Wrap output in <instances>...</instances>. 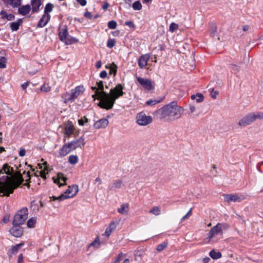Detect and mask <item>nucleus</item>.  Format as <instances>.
Wrapping results in <instances>:
<instances>
[{"instance_id":"f257e3e1","label":"nucleus","mask_w":263,"mask_h":263,"mask_svg":"<svg viewBox=\"0 0 263 263\" xmlns=\"http://www.w3.org/2000/svg\"><path fill=\"white\" fill-rule=\"evenodd\" d=\"M97 87H92V89L95 91V94L92 97L96 99L100 100L99 106L104 109L108 110L113 107L116 100L122 96L124 92L123 91V86L121 84H118L115 87L110 90V93H108L104 91L103 82L100 81L97 82Z\"/></svg>"},{"instance_id":"f03ea898","label":"nucleus","mask_w":263,"mask_h":263,"mask_svg":"<svg viewBox=\"0 0 263 263\" xmlns=\"http://www.w3.org/2000/svg\"><path fill=\"white\" fill-rule=\"evenodd\" d=\"M184 111V109L178 106L176 101H172L157 110L156 114L161 119L175 120L180 119Z\"/></svg>"},{"instance_id":"7ed1b4c3","label":"nucleus","mask_w":263,"mask_h":263,"mask_svg":"<svg viewBox=\"0 0 263 263\" xmlns=\"http://www.w3.org/2000/svg\"><path fill=\"white\" fill-rule=\"evenodd\" d=\"M21 182L22 180L20 178H18L16 181L12 178L8 177L7 176H0V193L7 196H9Z\"/></svg>"},{"instance_id":"20e7f679","label":"nucleus","mask_w":263,"mask_h":263,"mask_svg":"<svg viewBox=\"0 0 263 263\" xmlns=\"http://www.w3.org/2000/svg\"><path fill=\"white\" fill-rule=\"evenodd\" d=\"M13 169L10 166H9L7 164H5L2 169L0 170V176H7L9 178H11L14 179L15 181H17V179L20 178L22 180V182L19 185L16 187H17L20 184L22 183L24 181L27 182L30 179V176L29 172L27 173H25V171L24 172V176L21 174H19L16 176H14L12 175L13 173Z\"/></svg>"},{"instance_id":"39448f33","label":"nucleus","mask_w":263,"mask_h":263,"mask_svg":"<svg viewBox=\"0 0 263 263\" xmlns=\"http://www.w3.org/2000/svg\"><path fill=\"white\" fill-rule=\"evenodd\" d=\"M263 119V111L251 112L242 118L238 122V125L241 127H246L253 123L256 120Z\"/></svg>"},{"instance_id":"423d86ee","label":"nucleus","mask_w":263,"mask_h":263,"mask_svg":"<svg viewBox=\"0 0 263 263\" xmlns=\"http://www.w3.org/2000/svg\"><path fill=\"white\" fill-rule=\"evenodd\" d=\"M136 123L140 126H146L153 122V118L143 111L138 113L135 117Z\"/></svg>"},{"instance_id":"0eeeda50","label":"nucleus","mask_w":263,"mask_h":263,"mask_svg":"<svg viewBox=\"0 0 263 263\" xmlns=\"http://www.w3.org/2000/svg\"><path fill=\"white\" fill-rule=\"evenodd\" d=\"M228 228V226L227 224L219 223L210 230L208 234V238L210 240H212L214 238H217L218 235L222 234L223 229Z\"/></svg>"},{"instance_id":"6e6552de","label":"nucleus","mask_w":263,"mask_h":263,"mask_svg":"<svg viewBox=\"0 0 263 263\" xmlns=\"http://www.w3.org/2000/svg\"><path fill=\"white\" fill-rule=\"evenodd\" d=\"M28 214V211L27 208H24L18 211L14 216L13 224L21 225L23 224L27 218Z\"/></svg>"},{"instance_id":"1a4fd4ad","label":"nucleus","mask_w":263,"mask_h":263,"mask_svg":"<svg viewBox=\"0 0 263 263\" xmlns=\"http://www.w3.org/2000/svg\"><path fill=\"white\" fill-rule=\"evenodd\" d=\"M79 191L78 186L77 185H72L69 186L66 191L58 196L59 201H61L66 199L73 197L78 193Z\"/></svg>"},{"instance_id":"9d476101","label":"nucleus","mask_w":263,"mask_h":263,"mask_svg":"<svg viewBox=\"0 0 263 263\" xmlns=\"http://www.w3.org/2000/svg\"><path fill=\"white\" fill-rule=\"evenodd\" d=\"M224 201L230 203L231 202H241L242 200L247 198L248 195H237L236 194H225L223 195Z\"/></svg>"},{"instance_id":"9b49d317","label":"nucleus","mask_w":263,"mask_h":263,"mask_svg":"<svg viewBox=\"0 0 263 263\" xmlns=\"http://www.w3.org/2000/svg\"><path fill=\"white\" fill-rule=\"evenodd\" d=\"M136 79L137 81L144 89L147 90H151L154 88V84L151 80L140 77H137Z\"/></svg>"},{"instance_id":"f8f14e48","label":"nucleus","mask_w":263,"mask_h":263,"mask_svg":"<svg viewBox=\"0 0 263 263\" xmlns=\"http://www.w3.org/2000/svg\"><path fill=\"white\" fill-rule=\"evenodd\" d=\"M75 128L71 121H68L64 126V134L67 137H70L74 133Z\"/></svg>"},{"instance_id":"ddd939ff","label":"nucleus","mask_w":263,"mask_h":263,"mask_svg":"<svg viewBox=\"0 0 263 263\" xmlns=\"http://www.w3.org/2000/svg\"><path fill=\"white\" fill-rule=\"evenodd\" d=\"M150 57L151 54L149 53L145 54L140 56L138 60L139 66L142 69L145 68L147 65V62L149 61Z\"/></svg>"},{"instance_id":"4468645a","label":"nucleus","mask_w":263,"mask_h":263,"mask_svg":"<svg viewBox=\"0 0 263 263\" xmlns=\"http://www.w3.org/2000/svg\"><path fill=\"white\" fill-rule=\"evenodd\" d=\"M70 142L76 149L78 148H82L85 145V138L83 136H82L78 139L73 140Z\"/></svg>"},{"instance_id":"2eb2a0df","label":"nucleus","mask_w":263,"mask_h":263,"mask_svg":"<svg viewBox=\"0 0 263 263\" xmlns=\"http://www.w3.org/2000/svg\"><path fill=\"white\" fill-rule=\"evenodd\" d=\"M10 234L16 237H20L23 234V230L20 225H13L10 230Z\"/></svg>"},{"instance_id":"dca6fc26","label":"nucleus","mask_w":263,"mask_h":263,"mask_svg":"<svg viewBox=\"0 0 263 263\" xmlns=\"http://www.w3.org/2000/svg\"><path fill=\"white\" fill-rule=\"evenodd\" d=\"M109 124L108 120L105 118H102L96 121L94 124V128L96 129L106 128Z\"/></svg>"},{"instance_id":"f3484780","label":"nucleus","mask_w":263,"mask_h":263,"mask_svg":"<svg viewBox=\"0 0 263 263\" xmlns=\"http://www.w3.org/2000/svg\"><path fill=\"white\" fill-rule=\"evenodd\" d=\"M117 227V224L115 221H112L109 224V226L106 228L104 233L103 234L107 237H109L111 233L115 230Z\"/></svg>"},{"instance_id":"a211bd4d","label":"nucleus","mask_w":263,"mask_h":263,"mask_svg":"<svg viewBox=\"0 0 263 263\" xmlns=\"http://www.w3.org/2000/svg\"><path fill=\"white\" fill-rule=\"evenodd\" d=\"M70 90L72 93L74 100H76L79 96L83 94L85 91V88L83 86L80 85L77 86L74 89H72Z\"/></svg>"},{"instance_id":"6ab92c4d","label":"nucleus","mask_w":263,"mask_h":263,"mask_svg":"<svg viewBox=\"0 0 263 263\" xmlns=\"http://www.w3.org/2000/svg\"><path fill=\"white\" fill-rule=\"evenodd\" d=\"M61 98L65 103H72L75 100L71 90L63 93Z\"/></svg>"},{"instance_id":"aec40b11","label":"nucleus","mask_w":263,"mask_h":263,"mask_svg":"<svg viewBox=\"0 0 263 263\" xmlns=\"http://www.w3.org/2000/svg\"><path fill=\"white\" fill-rule=\"evenodd\" d=\"M50 15L43 14L38 22L37 27L39 28H43L50 21Z\"/></svg>"},{"instance_id":"412c9836","label":"nucleus","mask_w":263,"mask_h":263,"mask_svg":"<svg viewBox=\"0 0 263 263\" xmlns=\"http://www.w3.org/2000/svg\"><path fill=\"white\" fill-rule=\"evenodd\" d=\"M68 36V32L67 28L66 27L60 28L59 29V37L60 40L63 42H65V41L67 39Z\"/></svg>"},{"instance_id":"4be33fe9","label":"nucleus","mask_w":263,"mask_h":263,"mask_svg":"<svg viewBox=\"0 0 263 263\" xmlns=\"http://www.w3.org/2000/svg\"><path fill=\"white\" fill-rule=\"evenodd\" d=\"M54 182L58 184L59 186H61L66 183L67 178L63 174L59 173L57 178H53Z\"/></svg>"},{"instance_id":"5701e85b","label":"nucleus","mask_w":263,"mask_h":263,"mask_svg":"<svg viewBox=\"0 0 263 263\" xmlns=\"http://www.w3.org/2000/svg\"><path fill=\"white\" fill-rule=\"evenodd\" d=\"M31 5L32 12H37L42 5V2L41 0H31Z\"/></svg>"},{"instance_id":"b1692460","label":"nucleus","mask_w":263,"mask_h":263,"mask_svg":"<svg viewBox=\"0 0 263 263\" xmlns=\"http://www.w3.org/2000/svg\"><path fill=\"white\" fill-rule=\"evenodd\" d=\"M71 152L66 144H64L58 152L59 157H63L69 154Z\"/></svg>"},{"instance_id":"393cba45","label":"nucleus","mask_w":263,"mask_h":263,"mask_svg":"<svg viewBox=\"0 0 263 263\" xmlns=\"http://www.w3.org/2000/svg\"><path fill=\"white\" fill-rule=\"evenodd\" d=\"M31 7L29 5H26L20 7L18 9V12L22 15H26L29 13Z\"/></svg>"},{"instance_id":"a878e982","label":"nucleus","mask_w":263,"mask_h":263,"mask_svg":"<svg viewBox=\"0 0 263 263\" xmlns=\"http://www.w3.org/2000/svg\"><path fill=\"white\" fill-rule=\"evenodd\" d=\"M0 15H1V18L3 20H7V21L13 20L15 18V16L12 13H7L4 10H2L0 12Z\"/></svg>"},{"instance_id":"bb28decb","label":"nucleus","mask_w":263,"mask_h":263,"mask_svg":"<svg viewBox=\"0 0 263 263\" xmlns=\"http://www.w3.org/2000/svg\"><path fill=\"white\" fill-rule=\"evenodd\" d=\"M5 4L9 5L13 8L19 7L22 3V0H3Z\"/></svg>"},{"instance_id":"cd10ccee","label":"nucleus","mask_w":263,"mask_h":263,"mask_svg":"<svg viewBox=\"0 0 263 263\" xmlns=\"http://www.w3.org/2000/svg\"><path fill=\"white\" fill-rule=\"evenodd\" d=\"M129 205L127 203H123L121 205L120 207L118 209V212L123 215L128 214Z\"/></svg>"},{"instance_id":"c85d7f7f","label":"nucleus","mask_w":263,"mask_h":263,"mask_svg":"<svg viewBox=\"0 0 263 263\" xmlns=\"http://www.w3.org/2000/svg\"><path fill=\"white\" fill-rule=\"evenodd\" d=\"M21 23V19H18L16 22L11 23L10 24V27L12 31H17Z\"/></svg>"},{"instance_id":"c756f323","label":"nucleus","mask_w":263,"mask_h":263,"mask_svg":"<svg viewBox=\"0 0 263 263\" xmlns=\"http://www.w3.org/2000/svg\"><path fill=\"white\" fill-rule=\"evenodd\" d=\"M209 255L214 259H217L221 257V253L219 251H216L215 250L211 251L209 253Z\"/></svg>"},{"instance_id":"7c9ffc66","label":"nucleus","mask_w":263,"mask_h":263,"mask_svg":"<svg viewBox=\"0 0 263 263\" xmlns=\"http://www.w3.org/2000/svg\"><path fill=\"white\" fill-rule=\"evenodd\" d=\"M191 97L192 100H195L198 103L202 102L204 99L203 95L201 93H198L196 95H192Z\"/></svg>"},{"instance_id":"2f4dec72","label":"nucleus","mask_w":263,"mask_h":263,"mask_svg":"<svg viewBox=\"0 0 263 263\" xmlns=\"http://www.w3.org/2000/svg\"><path fill=\"white\" fill-rule=\"evenodd\" d=\"M24 245L23 243H21L19 244L15 245V246H12L10 250V253L11 255L15 254H16L20 248Z\"/></svg>"},{"instance_id":"473e14b6","label":"nucleus","mask_w":263,"mask_h":263,"mask_svg":"<svg viewBox=\"0 0 263 263\" xmlns=\"http://www.w3.org/2000/svg\"><path fill=\"white\" fill-rule=\"evenodd\" d=\"M122 184V182L121 180H118L115 182H114L112 184H111L109 188L110 190H114L117 189H119L121 187Z\"/></svg>"},{"instance_id":"72a5a7b5","label":"nucleus","mask_w":263,"mask_h":263,"mask_svg":"<svg viewBox=\"0 0 263 263\" xmlns=\"http://www.w3.org/2000/svg\"><path fill=\"white\" fill-rule=\"evenodd\" d=\"M36 223V218L32 217L30 218L27 222V227L29 228H34Z\"/></svg>"},{"instance_id":"f704fd0d","label":"nucleus","mask_w":263,"mask_h":263,"mask_svg":"<svg viewBox=\"0 0 263 263\" xmlns=\"http://www.w3.org/2000/svg\"><path fill=\"white\" fill-rule=\"evenodd\" d=\"M78 157L77 155H71L68 157V162L74 165L78 162Z\"/></svg>"},{"instance_id":"c9c22d12","label":"nucleus","mask_w":263,"mask_h":263,"mask_svg":"<svg viewBox=\"0 0 263 263\" xmlns=\"http://www.w3.org/2000/svg\"><path fill=\"white\" fill-rule=\"evenodd\" d=\"M53 8V5L51 3H48L45 6L44 14L46 15H50L49 13L51 12Z\"/></svg>"},{"instance_id":"e433bc0d","label":"nucleus","mask_w":263,"mask_h":263,"mask_svg":"<svg viewBox=\"0 0 263 263\" xmlns=\"http://www.w3.org/2000/svg\"><path fill=\"white\" fill-rule=\"evenodd\" d=\"M78 42V40L72 36H68L66 40L65 41V44L66 45H70L76 43Z\"/></svg>"},{"instance_id":"4c0bfd02","label":"nucleus","mask_w":263,"mask_h":263,"mask_svg":"<svg viewBox=\"0 0 263 263\" xmlns=\"http://www.w3.org/2000/svg\"><path fill=\"white\" fill-rule=\"evenodd\" d=\"M149 213L158 216L161 213V210L159 207L158 206H154L153 208H152L149 211Z\"/></svg>"},{"instance_id":"58836bf2","label":"nucleus","mask_w":263,"mask_h":263,"mask_svg":"<svg viewBox=\"0 0 263 263\" xmlns=\"http://www.w3.org/2000/svg\"><path fill=\"white\" fill-rule=\"evenodd\" d=\"M100 246V239L98 237H96L94 241H93L90 244L89 247H93L95 249H98Z\"/></svg>"},{"instance_id":"ea45409f","label":"nucleus","mask_w":263,"mask_h":263,"mask_svg":"<svg viewBox=\"0 0 263 263\" xmlns=\"http://www.w3.org/2000/svg\"><path fill=\"white\" fill-rule=\"evenodd\" d=\"M109 69H110V71H109L110 74H114V76H115L116 74L117 70V66L114 63H112V64H111V66H109Z\"/></svg>"},{"instance_id":"a19ab883","label":"nucleus","mask_w":263,"mask_h":263,"mask_svg":"<svg viewBox=\"0 0 263 263\" xmlns=\"http://www.w3.org/2000/svg\"><path fill=\"white\" fill-rule=\"evenodd\" d=\"M133 8L135 10H140L142 9V5L139 1H136L132 5Z\"/></svg>"},{"instance_id":"79ce46f5","label":"nucleus","mask_w":263,"mask_h":263,"mask_svg":"<svg viewBox=\"0 0 263 263\" xmlns=\"http://www.w3.org/2000/svg\"><path fill=\"white\" fill-rule=\"evenodd\" d=\"M168 245L167 241H164L162 243L159 244L157 248V250L158 252H161Z\"/></svg>"},{"instance_id":"37998d69","label":"nucleus","mask_w":263,"mask_h":263,"mask_svg":"<svg viewBox=\"0 0 263 263\" xmlns=\"http://www.w3.org/2000/svg\"><path fill=\"white\" fill-rule=\"evenodd\" d=\"M160 101H161V100L151 99V100L147 101L145 102V105L146 106H153V105H155L159 103V102H160Z\"/></svg>"},{"instance_id":"c03bdc74","label":"nucleus","mask_w":263,"mask_h":263,"mask_svg":"<svg viewBox=\"0 0 263 263\" xmlns=\"http://www.w3.org/2000/svg\"><path fill=\"white\" fill-rule=\"evenodd\" d=\"M51 87L48 84H44L41 87V90L45 92H49L51 90Z\"/></svg>"},{"instance_id":"a18cd8bd","label":"nucleus","mask_w":263,"mask_h":263,"mask_svg":"<svg viewBox=\"0 0 263 263\" xmlns=\"http://www.w3.org/2000/svg\"><path fill=\"white\" fill-rule=\"evenodd\" d=\"M34 174L36 176H40L42 178L45 179L46 178V172L45 170L41 171H36L34 173Z\"/></svg>"},{"instance_id":"49530a36","label":"nucleus","mask_w":263,"mask_h":263,"mask_svg":"<svg viewBox=\"0 0 263 263\" xmlns=\"http://www.w3.org/2000/svg\"><path fill=\"white\" fill-rule=\"evenodd\" d=\"M6 67V59L5 57H2L0 59V68L3 69Z\"/></svg>"},{"instance_id":"de8ad7c7","label":"nucleus","mask_w":263,"mask_h":263,"mask_svg":"<svg viewBox=\"0 0 263 263\" xmlns=\"http://www.w3.org/2000/svg\"><path fill=\"white\" fill-rule=\"evenodd\" d=\"M117 22L115 21H110L108 23V27L109 29H114L117 27Z\"/></svg>"},{"instance_id":"09e8293b","label":"nucleus","mask_w":263,"mask_h":263,"mask_svg":"<svg viewBox=\"0 0 263 263\" xmlns=\"http://www.w3.org/2000/svg\"><path fill=\"white\" fill-rule=\"evenodd\" d=\"M178 28V25L177 24L175 23H172L170 26L169 30L171 32H173Z\"/></svg>"},{"instance_id":"8fccbe9b","label":"nucleus","mask_w":263,"mask_h":263,"mask_svg":"<svg viewBox=\"0 0 263 263\" xmlns=\"http://www.w3.org/2000/svg\"><path fill=\"white\" fill-rule=\"evenodd\" d=\"M115 43L116 41L115 39H109L107 42V46L109 48H111L115 45Z\"/></svg>"},{"instance_id":"3c124183","label":"nucleus","mask_w":263,"mask_h":263,"mask_svg":"<svg viewBox=\"0 0 263 263\" xmlns=\"http://www.w3.org/2000/svg\"><path fill=\"white\" fill-rule=\"evenodd\" d=\"M230 67H231L232 72L233 73H236L237 72H238L240 69L239 67L236 65L232 64L230 66Z\"/></svg>"},{"instance_id":"603ef678","label":"nucleus","mask_w":263,"mask_h":263,"mask_svg":"<svg viewBox=\"0 0 263 263\" xmlns=\"http://www.w3.org/2000/svg\"><path fill=\"white\" fill-rule=\"evenodd\" d=\"M87 122L88 119L85 116H84L78 120L79 124L81 126H83L85 123H87Z\"/></svg>"},{"instance_id":"864d4df0","label":"nucleus","mask_w":263,"mask_h":263,"mask_svg":"<svg viewBox=\"0 0 263 263\" xmlns=\"http://www.w3.org/2000/svg\"><path fill=\"white\" fill-rule=\"evenodd\" d=\"M189 107L190 114L192 115L194 112L196 111V107L194 105L190 104Z\"/></svg>"},{"instance_id":"5fc2aeb1","label":"nucleus","mask_w":263,"mask_h":263,"mask_svg":"<svg viewBox=\"0 0 263 263\" xmlns=\"http://www.w3.org/2000/svg\"><path fill=\"white\" fill-rule=\"evenodd\" d=\"M125 25L128 26L130 28L135 29V25L134 23L131 21H126L125 23Z\"/></svg>"},{"instance_id":"6e6d98bb","label":"nucleus","mask_w":263,"mask_h":263,"mask_svg":"<svg viewBox=\"0 0 263 263\" xmlns=\"http://www.w3.org/2000/svg\"><path fill=\"white\" fill-rule=\"evenodd\" d=\"M192 209H190L189 211L185 215H184L181 219V221L182 222L183 220H184L185 219L189 218L191 214H192Z\"/></svg>"},{"instance_id":"4d7b16f0","label":"nucleus","mask_w":263,"mask_h":263,"mask_svg":"<svg viewBox=\"0 0 263 263\" xmlns=\"http://www.w3.org/2000/svg\"><path fill=\"white\" fill-rule=\"evenodd\" d=\"M65 144L66 145H67V147H68L71 152L76 149L70 142H69Z\"/></svg>"},{"instance_id":"13d9d810","label":"nucleus","mask_w":263,"mask_h":263,"mask_svg":"<svg viewBox=\"0 0 263 263\" xmlns=\"http://www.w3.org/2000/svg\"><path fill=\"white\" fill-rule=\"evenodd\" d=\"M122 256H123V253H120L118 255V257L115 260L114 263H118V262H119V261L122 260Z\"/></svg>"},{"instance_id":"bf43d9fd","label":"nucleus","mask_w":263,"mask_h":263,"mask_svg":"<svg viewBox=\"0 0 263 263\" xmlns=\"http://www.w3.org/2000/svg\"><path fill=\"white\" fill-rule=\"evenodd\" d=\"M107 75V72L105 70H103L100 72V77L102 79H105L106 78Z\"/></svg>"},{"instance_id":"052dcab7","label":"nucleus","mask_w":263,"mask_h":263,"mask_svg":"<svg viewBox=\"0 0 263 263\" xmlns=\"http://www.w3.org/2000/svg\"><path fill=\"white\" fill-rule=\"evenodd\" d=\"M23 255L22 254H20L17 258V263H23Z\"/></svg>"},{"instance_id":"680f3d73","label":"nucleus","mask_w":263,"mask_h":263,"mask_svg":"<svg viewBox=\"0 0 263 263\" xmlns=\"http://www.w3.org/2000/svg\"><path fill=\"white\" fill-rule=\"evenodd\" d=\"M84 16L87 18L91 19L92 18V15L90 12L86 11L84 13Z\"/></svg>"},{"instance_id":"e2e57ef3","label":"nucleus","mask_w":263,"mask_h":263,"mask_svg":"<svg viewBox=\"0 0 263 263\" xmlns=\"http://www.w3.org/2000/svg\"><path fill=\"white\" fill-rule=\"evenodd\" d=\"M26 154V150L24 148H21L19 152V156L21 157H23Z\"/></svg>"},{"instance_id":"0e129e2a","label":"nucleus","mask_w":263,"mask_h":263,"mask_svg":"<svg viewBox=\"0 0 263 263\" xmlns=\"http://www.w3.org/2000/svg\"><path fill=\"white\" fill-rule=\"evenodd\" d=\"M77 2L82 6H84L87 4V2L86 0H77Z\"/></svg>"},{"instance_id":"69168bd1","label":"nucleus","mask_w":263,"mask_h":263,"mask_svg":"<svg viewBox=\"0 0 263 263\" xmlns=\"http://www.w3.org/2000/svg\"><path fill=\"white\" fill-rule=\"evenodd\" d=\"M28 85H29L28 82H25L21 85L22 89L23 90H25L27 88V87L28 86Z\"/></svg>"},{"instance_id":"338daca9","label":"nucleus","mask_w":263,"mask_h":263,"mask_svg":"<svg viewBox=\"0 0 263 263\" xmlns=\"http://www.w3.org/2000/svg\"><path fill=\"white\" fill-rule=\"evenodd\" d=\"M108 7L109 4L107 3H104L102 6V8L103 10H106L108 8Z\"/></svg>"},{"instance_id":"774afa93","label":"nucleus","mask_w":263,"mask_h":263,"mask_svg":"<svg viewBox=\"0 0 263 263\" xmlns=\"http://www.w3.org/2000/svg\"><path fill=\"white\" fill-rule=\"evenodd\" d=\"M102 66V63L101 61H98L97 62L96 64V67L97 69H99Z\"/></svg>"}]
</instances>
